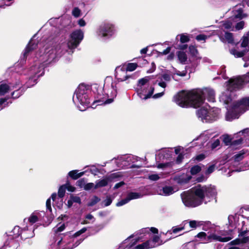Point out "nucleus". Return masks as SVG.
<instances>
[{
  "instance_id": "nucleus-19",
  "label": "nucleus",
  "mask_w": 249,
  "mask_h": 249,
  "mask_svg": "<svg viewBox=\"0 0 249 249\" xmlns=\"http://www.w3.org/2000/svg\"><path fill=\"white\" fill-rule=\"evenodd\" d=\"M82 241L83 240L80 239L77 241L72 246H71L67 245V243L62 239H60L56 243L58 246L56 249H72L78 246Z\"/></svg>"
},
{
  "instance_id": "nucleus-35",
  "label": "nucleus",
  "mask_w": 249,
  "mask_h": 249,
  "mask_svg": "<svg viewBox=\"0 0 249 249\" xmlns=\"http://www.w3.org/2000/svg\"><path fill=\"white\" fill-rule=\"evenodd\" d=\"M232 18H230L223 22L222 24V28L227 30L231 29L232 27Z\"/></svg>"
},
{
  "instance_id": "nucleus-36",
  "label": "nucleus",
  "mask_w": 249,
  "mask_h": 249,
  "mask_svg": "<svg viewBox=\"0 0 249 249\" xmlns=\"http://www.w3.org/2000/svg\"><path fill=\"white\" fill-rule=\"evenodd\" d=\"M141 197V195L138 193L131 192L128 194L127 197L130 201L132 199H137Z\"/></svg>"
},
{
  "instance_id": "nucleus-17",
  "label": "nucleus",
  "mask_w": 249,
  "mask_h": 249,
  "mask_svg": "<svg viewBox=\"0 0 249 249\" xmlns=\"http://www.w3.org/2000/svg\"><path fill=\"white\" fill-rule=\"evenodd\" d=\"M116 77L121 81H124L127 78L126 75V71L124 69V67L123 66L118 67L115 70Z\"/></svg>"
},
{
  "instance_id": "nucleus-26",
  "label": "nucleus",
  "mask_w": 249,
  "mask_h": 249,
  "mask_svg": "<svg viewBox=\"0 0 249 249\" xmlns=\"http://www.w3.org/2000/svg\"><path fill=\"white\" fill-rule=\"evenodd\" d=\"M117 94L116 89L113 87L111 86L110 89H109L107 95L108 97L109 98L104 102V104H108L112 103L113 101V99L116 97Z\"/></svg>"
},
{
  "instance_id": "nucleus-33",
  "label": "nucleus",
  "mask_w": 249,
  "mask_h": 249,
  "mask_svg": "<svg viewBox=\"0 0 249 249\" xmlns=\"http://www.w3.org/2000/svg\"><path fill=\"white\" fill-rule=\"evenodd\" d=\"M123 66L124 67L126 71H132L137 69L138 65L135 63H129L126 65H124Z\"/></svg>"
},
{
  "instance_id": "nucleus-64",
  "label": "nucleus",
  "mask_w": 249,
  "mask_h": 249,
  "mask_svg": "<svg viewBox=\"0 0 249 249\" xmlns=\"http://www.w3.org/2000/svg\"><path fill=\"white\" fill-rule=\"evenodd\" d=\"M71 196L73 202L78 203L79 204L81 203V199L79 197L74 196L73 195H71Z\"/></svg>"
},
{
  "instance_id": "nucleus-59",
  "label": "nucleus",
  "mask_w": 249,
  "mask_h": 249,
  "mask_svg": "<svg viewBox=\"0 0 249 249\" xmlns=\"http://www.w3.org/2000/svg\"><path fill=\"white\" fill-rule=\"evenodd\" d=\"M244 26V22L242 21L238 23H237L235 26V28L236 30H241L243 28Z\"/></svg>"
},
{
  "instance_id": "nucleus-9",
  "label": "nucleus",
  "mask_w": 249,
  "mask_h": 249,
  "mask_svg": "<svg viewBox=\"0 0 249 249\" xmlns=\"http://www.w3.org/2000/svg\"><path fill=\"white\" fill-rule=\"evenodd\" d=\"M241 41V46L242 48H245V50L242 52L238 51L235 49L230 50L231 53L237 58L242 57L245 54L246 51H249V32L242 37Z\"/></svg>"
},
{
  "instance_id": "nucleus-29",
  "label": "nucleus",
  "mask_w": 249,
  "mask_h": 249,
  "mask_svg": "<svg viewBox=\"0 0 249 249\" xmlns=\"http://www.w3.org/2000/svg\"><path fill=\"white\" fill-rule=\"evenodd\" d=\"M235 18L241 19L247 17V15L243 14V9L241 6H236L233 11Z\"/></svg>"
},
{
  "instance_id": "nucleus-44",
  "label": "nucleus",
  "mask_w": 249,
  "mask_h": 249,
  "mask_svg": "<svg viewBox=\"0 0 249 249\" xmlns=\"http://www.w3.org/2000/svg\"><path fill=\"white\" fill-rule=\"evenodd\" d=\"M180 36V41L181 43H186L189 41V36L185 34H181L180 35H178L177 36Z\"/></svg>"
},
{
  "instance_id": "nucleus-37",
  "label": "nucleus",
  "mask_w": 249,
  "mask_h": 249,
  "mask_svg": "<svg viewBox=\"0 0 249 249\" xmlns=\"http://www.w3.org/2000/svg\"><path fill=\"white\" fill-rule=\"evenodd\" d=\"M150 245L148 241L141 244L138 245L136 247L134 246V249H150Z\"/></svg>"
},
{
  "instance_id": "nucleus-38",
  "label": "nucleus",
  "mask_w": 249,
  "mask_h": 249,
  "mask_svg": "<svg viewBox=\"0 0 249 249\" xmlns=\"http://www.w3.org/2000/svg\"><path fill=\"white\" fill-rule=\"evenodd\" d=\"M36 45L33 43V40H31L25 49L24 55L25 56L31 50L35 48Z\"/></svg>"
},
{
  "instance_id": "nucleus-10",
  "label": "nucleus",
  "mask_w": 249,
  "mask_h": 249,
  "mask_svg": "<svg viewBox=\"0 0 249 249\" xmlns=\"http://www.w3.org/2000/svg\"><path fill=\"white\" fill-rule=\"evenodd\" d=\"M245 83H249V72L242 77H237L231 78L229 80V89L231 86L233 89H237L241 88Z\"/></svg>"
},
{
  "instance_id": "nucleus-22",
  "label": "nucleus",
  "mask_w": 249,
  "mask_h": 249,
  "mask_svg": "<svg viewBox=\"0 0 249 249\" xmlns=\"http://www.w3.org/2000/svg\"><path fill=\"white\" fill-rule=\"evenodd\" d=\"M130 160V157L128 156H123L118 157L116 160L117 166L119 168H123L128 165V162Z\"/></svg>"
},
{
  "instance_id": "nucleus-1",
  "label": "nucleus",
  "mask_w": 249,
  "mask_h": 249,
  "mask_svg": "<svg viewBox=\"0 0 249 249\" xmlns=\"http://www.w3.org/2000/svg\"><path fill=\"white\" fill-rule=\"evenodd\" d=\"M205 99L213 102L215 93L213 89L209 88L194 89L189 91H181L174 96V101L182 107H191L194 108L201 106Z\"/></svg>"
},
{
  "instance_id": "nucleus-52",
  "label": "nucleus",
  "mask_w": 249,
  "mask_h": 249,
  "mask_svg": "<svg viewBox=\"0 0 249 249\" xmlns=\"http://www.w3.org/2000/svg\"><path fill=\"white\" fill-rule=\"evenodd\" d=\"M87 228L84 227L82 229L79 230V231L76 232L73 235V236L74 237H76L79 235H80L81 234L84 233L87 231Z\"/></svg>"
},
{
  "instance_id": "nucleus-40",
  "label": "nucleus",
  "mask_w": 249,
  "mask_h": 249,
  "mask_svg": "<svg viewBox=\"0 0 249 249\" xmlns=\"http://www.w3.org/2000/svg\"><path fill=\"white\" fill-rule=\"evenodd\" d=\"M201 170V168L199 165H195L191 168V173L192 175H195L199 173Z\"/></svg>"
},
{
  "instance_id": "nucleus-28",
  "label": "nucleus",
  "mask_w": 249,
  "mask_h": 249,
  "mask_svg": "<svg viewBox=\"0 0 249 249\" xmlns=\"http://www.w3.org/2000/svg\"><path fill=\"white\" fill-rule=\"evenodd\" d=\"M12 89H14V87L12 88L11 85H7L3 82L0 83V96L4 95Z\"/></svg>"
},
{
  "instance_id": "nucleus-2",
  "label": "nucleus",
  "mask_w": 249,
  "mask_h": 249,
  "mask_svg": "<svg viewBox=\"0 0 249 249\" xmlns=\"http://www.w3.org/2000/svg\"><path fill=\"white\" fill-rule=\"evenodd\" d=\"M217 194L215 188L214 186H201L200 185L192 188L190 191L184 192L181 195V198L184 205L188 207H195L201 205L204 201L208 199L214 197Z\"/></svg>"
},
{
  "instance_id": "nucleus-21",
  "label": "nucleus",
  "mask_w": 249,
  "mask_h": 249,
  "mask_svg": "<svg viewBox=\"0 0 249 249\" xmlns=\"http://www.w3.org/2000/svg\"><path fill=\"white\" fill-rule=\"evenodd\" d=\"M135 242L130 237L122 242L116 249H134Z\"/></svg>"
},
{
  "instance_id": "nucleus-61",
  "label": "nucleus",
  "mask_w": 249,
  "mask_h": 249,
  "mask_svg": "<svg viewBox=\"0 0 249 249\" xmlns=\"http://www.w3.org/2000/svg\"><path fill=\"white\" fill-rule=\"evenodd\" d=\"M112 202V199L110 197H107L104 201V204L105 206H108Z\"/></svg>"
},
{
  "instance_id": "nucleus-12",
  "label": "nucleus",
  "mask_w": 249,
  "mask_h": 249,
  "mask_svg": "<svg viewBox=\"0 0 249 249\" xmlns=\"http://www.w3.org/2000/svg\"><path fill=\"white\" fill-rule=\"evenodd\" d=\"M249 241V238L248 237H244L242 239H236L228 244L229 246L228 249H240L243 243L248 242Z\"/></svg>"
},
{
  "instance_id": "nucleus-4",
  "label": "nucleus",
  "mask_w": 249,
  "mask_h": 249,
  "mask_svg": "<svg viewBox=\"0 0 249 249\" xmlns=\"http://www.w3.org/2000/svg\"><path fill=\"white\" fill-rule=\"evenodd\" d=\"M74 103L80 111H84L89 106V99L87 94V89L84 85H80L76 89L72 98Z\"/></svg>"
},
{
  "instance_id": "nucleus-53",
  "label": "nucleus",
  "mask_w": 249,
  "mask_h": 249,
  "mask_svg": "<svg viewBox=\"0 0 249 249\" xmlns=\"http://www.w3.org/2000/svg\"><path fill=\"white\" fill-rule=\"evenodd\" d=\"M187 74V71H176L173 74V77H174L176 75H178L180 76H185Z\"/></svg>"
},
{
  "instance_id": "nucleus-63",
  "label": "nucleus",
  "mask_w": 249,
  "mask_h": 249,
  "mask_svg": "<svg viewBox=\"0 0 249 249\" xmlns=\"http://www.w3.org/2000/svg\"><path fill=\"white\" fill-rule=\"evenodd\" d=\"M170 166H171V163H160L158 165L157 167L158 168H164Z\"/></svg>"
},
{
  "instance_id": "nucleus-45",
  "label": "nucleus",
  "mask_w": 249,
  "mask_h": 249,
  "mask_svg": "<svg viewBox=\"0 0 249 249\" xmlns=\"http://www.w3.org/2000/svg\"><path fill=\"white\" fill-rule=\"evenodd\" d=\"M160 176H161V174H152L148 176V178L151 180L156 181L161 178Z\"/></svg>"
},
{
  "instance_id": "nucleus-49",
  "label": "nucleus",
  "mask_w": 249,
  "mask_h": 249,
  "mask_svg": "<svg viewBox=\"0 0 249 249\" xmlns=\"http://www.w3.org/2000/svg\"><path fill=\"white\" fill-rule=\"evenodd\" d=\"M184 225L181 224V226L179 227H174L172 228V232L174 233H176L178 231L183 230L185 228Z\"/></svg>"
},
{
  "instance_id": "nucleus-18",
  "label": "nucleus",
  "mask_w": 249,
  "mask_h": 249,
  "mask_svg": "<svg viewBox=\"0 0 249 249\" xmlns=\"http://www.w3.org/2000/svg\"><path fill=\"white\" fill-rule=\"evenodd\" d=\"M240 215L237 213L231 214L228 217L229 226L236 228L239 225Z\"/></svg>"
},
{
  "instance_id": "nucleus-62",
  "label": "nucleus",
  "mask_w": 249,
  "mask_h": 249,
  "mask_svg": "<svg viewBox=\"0 0 249 249\" xmlns=\"http://www.w3.org/2000/svg\"><path fill=\"white\" fill-rule=\"evenodd\" d=\"M220 144V141L219 140L217 139L215 140L213 143L212 144V148L214 149L219 146Z\"/></svg>"
},
{
  "instance_id": "nucleus-24",
  "label": "nucleus",
  "mask_w": 249,
  "mask_h": 249,
  "mask_svg": "<svg viewBox=\"0 0 249 249\" xmlns=\"http://www.w3.org/2000/svg\"><path fill=\"white\" fill-rule=\"evenodd\" d=\"M223 142L227 145L231 144L233 146H236L242 143V139H239L237 140L231 142L232 138L231 137L228 135H224L223 136Z\"/></svg>"
},
{
  "instance_id": "nucleus-34",
  "label": "nucleus",
  "mask_w": 249,
  "mask_h": 249,
  "mask_svg": "<svg viewBox=\"0 0 249 249\" xmlns=\"http://www.w3.org/2000/svg\"><path fill=\"white\" fill-rule=\"evenodd\" d=\"M223 41L227 42L229 43H233V38L231 33H225L224 37H221Z\"/></svg>"
},
{
  "instance_id": "nucleus-60",
  "label": "nucleus",
  "mask_w": 249,
  "mask_h": 249,
  "mask_svg": "<svg viewBox=\"0 0 249 249\" xmlns=\"http://www.w3.org/2000/svg\"><path fill=\"white\" fill-rule=\"evenodd\" d=\"M20 230V228L18 226H16L14 229H13V232L15 233L16 232H18V233L16 234L17 236H19L20 234L22 235L23 236H25V233H19V231Z\"/></svg>"
},
{
  "instance_id": "nucleus-13",
  "label": "nucleus",
  "mask_w": 249,
  "mask_h": 249,
  "mask_svg": "<svg viewBox=\"0 0 249 249\" xmlns=\"http://www.w3.org/2000/svg\"><path fill=\"white\" fill-rule=\"evenodd\" d=\"M227 89L228 90L226 92L222 93L219 97V101L223 103L224 104L229 105L231 102V99L229 91H232L235 89H232L233 87L231 86V89H229V81L227 82Z\"/></svg>"
},
{
  "instance_id": "nucleus-51",
  "label": "nucleus",
  "mask_w": 249,
  "mask_h": 249,
  "mask_svg": "<svg viewBox=\"0 0 249 249\" xmlns=\"http://www.w3.org/2000/svg\"><path fill=\"white\" fill-rule=\"evenodd\" d=\"M129 199L126 197L125 199L121 200V201H119L117 204L116 206L118 207L123 206L127 203L129 202Z\"/></svg>"
},
{
  "instance_id": "nucleus-54",
  "label": "nucleus",
  "mask_w": 249,
  "mask_h": 249,
  "mask_svg": "<svg viewBox=\"0 0 249 249\" xmlns=\"http://www.w3.org/2000/svg\"><path fill=\"white\" fill-rule=\"evenodd\" d=\"M100 201V198L97 196H94L91 202L89 204V206H92Z\"/></svg>"
},
{
  "instance_id": "nucleus-43",
  "label": "nucleus",
  "mask_w": 249,
  "mask_h": 249,
  "mask_svg": "<svg viewBox=\"0 0 249 249\" xmlns=\"http://www.w3.org/2000/svg\"><path fill=\"white\" fill-rule=\"evenodd\" d=\"M66 187L65 185H63L61 186L58 191V195L60 197H63L65 193Z\"/></svg>"
},
{
  "instance_id": "nucleus-3",
  "label": "nucleus",
  "mask_w": 249,
  "mask_h": 249,
  "mask_svg": "<svg viewBox=\"0 0 249 249\" xmlns=\"http://www.w3.org/2000/svg\"><path fill=\"white\" fill-rule=\"evenodd\" d=\"M226 108L228 110L226 116L227 121H231L238 118L240 114L249 109V97L243 98L240 101L232 104L231 107L228 106Z\"/></svg>"
},
{
  "instance_id": "nucleus-47",
  "label": "nucleus",
  "mask_w": 249,
  "mask_h": 249,
  "mask_svg": "<svg viewBox=\"0 0 249 249\" xmlns=\"http://www.w3.org/2000/svg\"><path fill=\"white\" fill-rule=\"evenodd\" d=\"M22 93V90L20 89L16 90L12 93V97L13 98H17L19 97Z\"/></svg>"
},
{
  "instance_id": "nucleus-50",
  "label": "nucleus",
  "mask_w": 249,
  "mask_h": 249,
  "mask_svg": "<svg viewBox=\"0 0 249 249\" xmlns=\"http://www.w3.org/2000/svg\"><path fill=\"white\" fill-rule=\"evenodd\" d=\"M86 181L84 179H80L77 181V185L80 188H85L86 185Z\"/></svg>"
},
{
  "instance_id": "nucleus-46",
  "label": "nucleus",
  "mask_w": 249,
  "mask_h": 249,
  "mask_svg": "<svg viewBox=\"0 0 249 249\" xmlns=\"http://www.w3.org/2000/svg\"><path fill=\"white\" fill-rule=\"evenodd\" d=\"M72 15L75 18H78L81 15V10L77 7H75L72 11Z\"/></svg>"
},
{
  "instance_id": "nucleus-41",
  "label": "nucleus",
  "mask_w": 249,
  "mask_h": 249,
  "mask_svg": "<svg viewBox=\"0 0 249 249\" xmlns=\"http://www.w3.org/2000/svg\"><path fill=\"white\" fill-rule=\"evenodd\" d=\"M65 228V224L64 223H59L55 227L53 228V230L55 232H61L63 231Z\"/></svg>"
},
{
  "instance_id": "nucleus-48",
  "label": "nucleus",
  "mask_w": 249,
  "mask_h": 249,
  "mask_svg": "<svg viewBox=\"0 0 249 249\" xmlns=\"http://www.w3.org/2000/svg\"><path fill=\"white\" fill-rule=\"evenodd\" d=\"M243 56H244L243 59L245 62L244 67L245 68L248 67L249 66V53L246 55L244 54Z\"/></svg>"
},
{
  "instance_id": "nucleus-32",
  "label": "nucleus",
  "mask_w": 249,
  "mask_h": 249,
  "mask_svg": "<svg viewBox=\"0 0 249 249\" xmlns=\"http://www.w3.org/2000/svg\"><path fill=\"white\" fill-rule=\"evenodd\" d=\"M84 173H78L77 170H72L69 173V176L73 179H76L84 175Z\"/></svg>"
},
{
  "instance_id": "nucleus-42",
  "label": "nucleus",
  "mask_w": 249,
  "mask_h": 249,
  "mask_svg": "<svg viewBox=\"0 0 249 249\" xmlns=\"http://www.w3.org/2000/svg\"><path fill=\"white\" fill-rule=\"evenodd\" d=\"M245 152L243 151H240L239 153L235 155L234 157L235 161H239L241 160L244 158V155Z\"/></svg>"
},
{
  "instance_id": "nucleus-16",
  "label": "nucleus",
  "mask_w": 249,
  "mask_h": 249,
  "mask_svg": "<svg viewBox=\"0 0 249 249\" xmlns=\"http://www.w3.org/2000/svg\"><path fill=\"white\" fill-rule=\"evenodd\" d=\"M118 177V176L115 175V174H112L109 177H106L102 179L98 180L95 182L94 188L97 189L105 187L107 185L108 182L111 181L112 178H117Z\"/></svg>"
},
{
  "instance_id": "nucleus-7",
  "label": "nucleus",
  "mask_w": 249,
  "mask_h": 249,
  "mask_svg": "<svg viewBox=\"0 0 249 249\" xmlns=\"http://www.w3.org/2000/svg\"><path fill=\"white\" fill-rule=\"evenodd\" d=\"M83 38L84 33L82 30L79 29L72 32L67 43L68 47L70 49L76 48Z\"/></svg>"
},
{
  "instance_id": "nucleus-56",
  "label": "nucleus",
  "mask_w": 249,
  "mask_h": 249,
  "mask_svg": "<svg viewBox=\"0 0 249 249\" xmlns=\"http://www.w3.org/2000/svg\"><path fill=\"white\" fill-rule=\"evenodd\" d=\"M66 189L69 192H73L75 191V188L70 184L69 183H67L65 185Z\"/></svg>"
},
{
  "instance_id": "nucleus-15",
  "label": "nucleus",
  "mask_w": 249,
  "mask_h": 249,
  "mask_svg": "<svg viewBox=\"0 0 249 249\" xmlns=\"http://www.w3.org/2000/svg\"><path fill=\"white\" fill-rule=\"evenodd\" d=\"M56 50L53 47L46 48L44 53L41 55L42 60L52 61L56 56Z\"/></svg>"
},
{
  "instance_id": "nucleus-30",
  "label": "nucleus",
  "mask_w": 249,
  "mask_h": 249,
  "mask_svg": "<svg viewBox=\"0 0 249 249\" xmlns=\"http://www.w3.org/2000/svg\"><path fill=\"white\" fill-rule=\"evenodd\" d=\"M189 50L190 53L193 57H194L196 59H201V57L199 56L197 50L194 46H190Z\"/></svg>"
},
{
  "instance_id": "nucleus-14",
  "label": "nucleus",
  "mask_w": 249,
  "mask_h": 249,
  "mask_svg": "<svg viewBox=\"0 0 249 249\" xmlns=\"http://www.w3.org/2000/svg\"><path fill=\"white\" fill-rule=\"evenodd\" d=\"M207 236V242H211L213 241H219L222 242H226L232 239L231 237H222L219 235H217L214 232H208Z\"/></svg>"
},
{
  "instance_id": "nucleus-20",
  "label": "nucleus",
  "mask_w": 249,
  "mask_h": 249,
  "mask_svg": "<svg viewBox=\"0 0 249 249\" xmlns=\"http://www.w3.org/2000/svg\"><path fill=\"white\" fill-rule=\"evenodd\" d=\"M38 211H35L29 216L28 218H25L24 220V222H29L31 225L35 223L39 220V217L41 216V213Z\"/></svg>"
},
{
  "instance_id": "nucleus-57",
  "label": "nucleus",
  "mask_w": 249,
  "mask_h": 249,
  "mask_svg": "<svg viewBox=\"0 0 249 249\" xmlns=\"http://www.w3.org/2000/svg\"><path fill=\"white\" fill-rule=\"evenodd\" d=\"M94 184L93 183H88L86 184L85 186L84 190L86 191H88L92 189V188H94Z\"/></svg>"
},
{
  "instance_id": "nucleus-23",
  "label": "nucleus",
  "mask_w": 249,
  "mask_h": 249,
  "mask_svg": "<svg viewBox=\"0 0 249 249\" xmlns=\"http://www.w3.org/2000/svg\"><path fill=\"white\" fill-rule=\"evenodd\" d=\"M186 224H189L190 228L196 229L197 228L200 227L204 225V222L202 221L191 220H185L182 222V225L185 226Z\"/></svg>"
},
{
  "instance_id": "nucleus-6",
  "label": "nucleus",
  "mask_w": 249,
  "mask_h": 249,
  "mask_svg": "<svg viewBox=\"0 0 249 249\" xmlns=\"http://www.w3.org/2000/svg\"><path fill=\"white\" fill-rule=\"evenodd\" d=\"M150 78L149 76H146L139 80L137 88V91L140 98L142 100H146L151 97L154 91V88L150 86L149 89L144 87L147 83L150 81Z\"/></svg>"
},
{
  "instance_id": "nucleus-5",
  "label": "nucleus",
  "mask_w": 249,
  "mask_h": 249,
  "mask_svg": "<svg viewBox=\"0 0 249 249\" xmlns=\"http://www.w3.org/2000/svg\"><path fill=\"white\" fill-rule=\"evenodd\" d=\"M220 113L217 108H210L205 106L196 111L197 117L203 122L208 123L216 120Z\"/></svg>"
},
{
  "instance_id": "nucleus-8",
  "label": "nucleus",
  "mask_w": 249,
  "mask_h": 249,
  "mask_svg": "<svg viewBox=\"0 0 249 249\" xmlns=\"http://www.w3.org/2000/svg\"><path fill=\"white\" fill-rule=\"evenodd\" d=\"M114 25L110 22H104L100 25L96 31L99 37L105 38L111 36L113 33Z\"/></svg>"
},
{
  "instance_id": "nucleus-11",
  "label": "nucleus",
  "mask_w": 249,
  "mask_h": 249,
  "mask_svg": "<svg viewBox=\"0 0 249 249\" xmlns=\"http://www.w3.org/2000/svg\"><path fill=\"white\" fill-rule=\"evenodd\" d=\"M31 73L35 75L29 79L27 86L28 87L34 85L36 83V78L43 74V66L36 65L32 67L31 70Z\"/></svg>"
},
{
  "instance_id": "nucleus-58",
  "label": "nucleus",
  "mask_w": 249,
  "mask_h": 249,
  "mask_svg": "<svg viewBox=\"0 0 249 249\" xmlns=\"http://www.w3.org/2000/svg\"><path fill=\"white\" fill-rule=\"evenodd\" d=\"M207 38V36L204 35H199L196 36V39L198 41H205Z\"/></svg>"
},
{
  "instance_id": "nucleus-39",
  "label": "nucleus",
  "mask_w": 249,
  "mask_h": 249,
  "mask_svg": "<svg viewBox=\"0 0 249 249\" xmlns=\"http://www.w3.org/2000/svg\"><path fill=\"white\" fill-rule=\"evenodd\" d=\"M207 236L206 232L201 231L199 232L196 237L201 239L204 243H208L207 241Z\"/></svg>"
},
{
  "instance_id": "nucleus-31",
  "label": "nucleus",
  "mask_w": 249,
  "mask_h": 249,
  "mask_svg": "<svg viewBox=\"0 0 249 249\" xmlns=\"http://www.w3.org/2000/svg\"><path fill=\"white\" fill-rule=\"evenodd\" d=\"M178 57L179 62L182 64H185L187 60L186 53L182 51H179L177 53Z\"/></svg>"
},
{
  "instance_id": "nucleus-27",
  "label": "nucleus",
  "mask_w": 249,
  "mask_h": 249,
  "mask_svg": "<svg viewBox=\"0 0 249 249\" xmlns=\"http://www.w3.org/2000/svg\"><path fill=\"white\" fill-rule=\"evenodd\" d=\"M151 248H155L163 244L160 238L157 235L154 236L152 240L148 241Z\"/></svg>"
},
{
  "instance_id": "nucleus-25",
  "label": "nucleus",
  "mask_w": 249,
  "mask_h": 249,
  "mask_svg": "<svg viewBox=\"0 0 249 249\" xmlns=\"http://www.w3.org/2000/svg\"><path fill=\"white\" fill-rule=\"evenodd\" d=\"M158 195L168 196L173 194L174 193L173 187L170 186H165L162 188H159L157 190Z\"/></svg>"
},
{
  "instance_id": "nucleus-55",
  "label": "nucleus",
  "mask_w": 249,
  "mask_h": 249,
  "mask_svg": "<svg viewBox=\"0 0 249 249\" xmlns=\"http://www.w3.org/2000/svg\"><path fill=\"white\" fill-rule=\"evenodd\" d=\"M214 169H215V166L214 165H212L208 167V168L207 169V170L206 171L205 174L206 175H209V174H211L212 173H213L214 171Z\"/></svg>"
}]
</instances>
